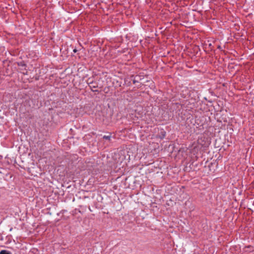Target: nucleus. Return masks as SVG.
I'll list each match as a JSON object with an SVG mask.
<instances>
[{
  "instance_id": "f03ea898",
  "label": "nucleus",
  "mask_w": 254,
  "mask_h": 254,
  "mask_svg": "<svg viewBox=\"0 0 254 254\" xmlns=\"http://www.w3.org/2000/svg\"><path fill=\"white\" fill-rule=\"evenodd\" d=\"M111 138V136L109 135H104L103 136V138L107 140H110Z\"/></svg>"
},
{
  "instance_id": "7ed1b4c3",
  "label": "nucleus",
  "mask_w": 254,
  "mask_h": 254,
  "mask_svg": "<svg viewBox=\"0 0 254 254\" xmlns=\"http://www.w3.org/2000/svg\"><path fill=\"white\" fill-rule=\"evenodd\" d=\"M76 52H77V50L76 49H75L73 50V52L74 53H76Z\"/></svg>"
},
{
  "instance_id": "f257e3e1",
  "label": "nucleus",
  "mask_w": 254,
  "mask_h": 254,
  "mask_svg": "<svg viewBox=\"0 0 254 254\" xmlns=\"http://www.w3.org/2000/svg\"><path fill=\"white\" fill-rule=\"evenodd\" d=\"M0 254H11L9 252L5 251L2 250L0 252Z\"/></svg>"
}]
</instances>
